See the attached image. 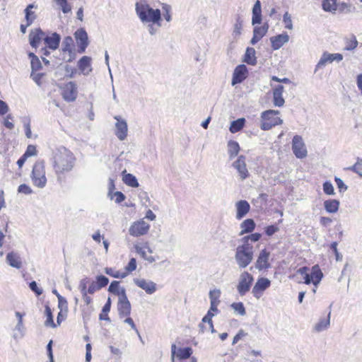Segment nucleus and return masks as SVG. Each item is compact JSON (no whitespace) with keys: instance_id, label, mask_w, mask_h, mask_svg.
<instances>
[{"instance_id":"54","label":"nucleus","mask_w":362,"mask_h":362,"mask_svg":"<svg viewBox=\"0 0 362 362\" xmlns=\"http://www.w3.org/2000/svg\"><path fill=\"white\" fill-rule=\"evenodd\" d=\"M48 325L52 328H55L57 326V325H56L54 322L53 315L52 313L51 309L49 306L47 305V326Z\"/></svg>"},{"instance_id":"12","label":"nucleus","mask_w":362,"mask_h":362,"mask_svg":"<svg viewBox=\"0 0 362 362\" xmlns=\"http://www.w3.org/2000/svg\"><path fill=\"white\" fill-rule=\"evenodd\" d=\"M62 95L64 100L73 102L76 99L77 87L74 82L70 81L62 88Z\"/></svg>"},{"instance_id":"50","label":"nucleus","mask_w":362,"mask_h":362,"mask_svg":"<svg viewBox=\"0 0 362 362\" xmlns=\"http://www.w3.org/2000/svg\"><path fill=\"white\" fill-rule=\"evenodd\" d=\"M100 289L109 283V279L104 275H98L96 277V281H95Z\"/></svg>"},{"instance_id":"45","label":"nucleus","mask_w":362,"mask_h":362,"mask_svg":"<svg viewBox=\"0 0 362 362\" xmlns=\"http://www.w3.org/2000/svg\"><path fill=\"white\" fill-rule=\"evenodd\" d=\"M105 271L107 274L117 279H124L127 276V272H120L119 271H115L114 269L110 267L105 268Z\"/></svg>"},{"instance_id":"5","label":"nucleus","mask_w":362,"mask_h":362,"mask_svg":"<svg viewBox=\"0 0 362 362\" xmlns=\"http://www.w3.org/2000/svg\"><path fill=\"white\" fill-rule=\"evenodd\" d=\"M32 180L34 185L43 187L45 185V166L43 162H37L33 168Z\"/></svg>"},{"instance_id":"34","label":"nucleus","mask_w":362,"mask_h":362,"mask_svg":"<svg viewBox=\"0 0 362 362\" xmlns=\"http://www.w3.org/2000/svg\"><path fill=\"white\" fill-rule=\"evenodd\" d=\"M337 11L341 13L349 14L356 13L357 11V8L354 5L351 4L341 2L338 4Z\"/></svg>"},{"instance_id":"33","label":"nucleus","mask_w":362,"mask_h":362,"mask_svg":"<svg viewBox=\"0 0 362 362\" xmlns=\"http://www.w3.org/2000/svg\"><path fill=\"white\" fill-rule=\"evenodd\" d=\"M240 227L242 228L240 233V235H243L244 233H248L252 232L255 229V223L253 219L247 218L241 223Z\"/></svg>"},{"instance_id":"38","label":"nucleus","mask_w":362,"mask_h":362,"mask_svg":"<svg viewBox=\"0 0 362 362\" xmlns=\"http://www.w3.org/2000/svg\"><path fill=\"white\" fill-rule=\"evenodd\" d=\"M131 303H117L118 314L120 318L129 316L131 313Z\"/></svg>"},{"instance_id":"43","label":"nucleus","mask_w":362,"mask_h":362,"mask_svg":"<svg viewBox=\"0 0 362 362\" xmlns=\"http://www.w3.org/2000/svg\"><path fill=\"white\" fill-rule=\"evenodd\" d=\"M73 39L70 36H67L64 37L62 41V51L64 52H68L70 54H73V50L71 49V45H73Z\"/></svg>"},{"instance_id":"48","label":"nucleus","mask_w":362,"mask_h":362,"mask_svg":"<svg viewBox=\"0 0 362 362\" xmlns=\"http://www.w3.org/2000/svg\"><path fill=\"white\" fill-rule=\"evenodd\" d=\"M231 308L234 310L235 313H237L241 316H244L246 314L245 306L242 302L233 303L231 304Z\"/></svg>"},{"instance_id":"24","label":"nucleus","mask_w":362,"mask_h":362,"mask_svg":"<svg viewBox=\"0 0 362 362\" xmlns=\"http://www.w3.org/2000/svg\"><path fill=\"white\" fill-rule=\"evenodd\" d=\"M252 25H257L262 23V7L261 2L259 0H257L252 7Z\"/></svg>"},{"instance_id":"11","label":"nucleus","mask_w":362,"mask_h":362,"mask_svg":"<svg viewBox=\"0 0 362 362\" xmlns=\"http://www.w3.org/2000/svg\"><path fill=\"white\" fill-rule=\"evenodd\" d=\"M114 119L117 120V122L115 124V134L119 141H124L127 136L128 132L127 121L122 119L120 116H115Z\"/></svg>"},{"instance_id":"2","label":"nucleus","mask_w":362,"mask_h":362,"mask_svg":"<svg viewBox=\"0 0 362 362\" xmlns=\"http://www.w3.org/2000/svg\"><path fill=\"white\" fill-rule=\"evenodd\" d=\"M135 10L137 16L143 23H151L159 27L161 21V12L159 9H153L146 3L136 2Z\"/></svg>"},{"instance_id":"30","label":"nucleus","mask_w":362,"mask_h":362,"mask_svg":"<svg viewBox=\"0 0 362 362\" xmlns=\"http://www.w3.org/2000/svg\"><path fill=\"white\" fill-rule=\"evenodd\" d=\"M90 62L91 58L88 56H83L82 57L80 60L78 61V65L79 69L82 71L83 74H88L90 71L91 69L87 71V69L90 66Z\"/></svg>"},{"instance_id":"21","label":"nucleus","mask_w":362,"mask_h":362,"mask_svg":"<svg viewBox=\"0 0 362 362\" xmlns=\"http://www.w3.org/2000/svg\"><path fill=\"white\" fill-rule=\"evenodd\" d=\"M269 40L271 42L272 49L274 50H277L288 42L289 36L286 33H284L282 34L271 37Z\"/></svg>"},{"instance_id":"1","label":"nucleus","mask_w":362,"mask_h":362,"mask_svg":"<svg viewBox=\"0 0 362 362\" xmlns=\"http://www.w3.org/2000/svg\"><path fill=\"white\" fill-rule=\"evenodd\" d=\"M52 160L54 171L59 175L60 174L68 173L73 169L76 158L69 149L61 146L54 151ZM60 180L61 177L58 176V180Z\"/></svg>"},{"instance_id":"31","label":"nucleus","mask_w":362,"mask_h":362,"mask_svg":"<svg viewBox=\"0 0 362 362\" xmlns=\"http://www.w3.org/2000/svg\"><path fill=\"white\" fill-rule=\"evenodd\" d=\"M240 146L239 144L233 140H230L228 142V153L229 155V158L233 159L235 156H238L240 151Z\"/></svg>"},{"instance_id":"14","label":"nucleus","mask_w":362,"mask_h":362,"mask_svg":"<svg viewBox=\"0 0 362 362\" xmlns=\"http://www.w3.org/2000/svg\"><path fill=\"white\" fill-rule=\"evenodd\" d=\"M270 285L271 281L267 278H259L252 288V293L257 299H259L262 293L268 288Z\"/></svg>"},{"instance_id":"25","label":"nucleus","mask_w":362,"mask_h":362,"mask_svg":"<svg viewBox=\"0 0 362 362\" xmlns=\"http://www.w3.org/2000/svg\"><path fill=\"white\" fill-rule=\"evenodd\" d=\"M236 218L238 219H241L249 212L250 206L247 201L240 200L236 203Z\"/></svg>"},{"instance_id":"36","label":"nucleus","mask_w":362,"mask_h":362,"mask_svg":"<svg viewBox=\"0 0 362 362\" xmlns=\"http://www.w3.org/2000/svg\"><path fill=\"white\" fill-rule=\"evenodd\" d=\"M330 315L331 313L329 312L325 318L320 319V321L315 325L314 329L316 332H320L328 328L330 325Z\"/></svg>"},{"instance_id":"44","label":"nucleus","mask_w":362,"mask_h":362,"mask_svg":"<svg viewBox=\"0 0 362 362\" xmlns=\"http://www.w3.org/2000/svg\"><path fill=\"white\" fill-rule=\"evenodd\" d=\"M243 21L240 15H238L235 19V23L233 27V35L235 37H238L241 34Z\"/></svg>"},{"instance_id":"63","label":"nucleus","mask_w":362,"mask_h":362,"mask_svg":"<svg viewBox=\"0 0 362 362\" xmlns=\"http://www.w3.org/2000/svg\"><path fill=\"white\" fill-rule=\"evenodd\" d=\"M90 283L88 278L86 277L80 281L78 288L81 293L87 292V285Z\"/></svg>"},{"instance_id":"49","label":"nucleus","mask_w":362,"mask_h":362,"mask_svg":"<svg viewBox=\"0 0 362 362\" xmlns=\"http://www.w3.org/2000/svg\"><path fill=\"white\" fill-rule=\"evenodd\" d=\"M323 191L327 195H334L335 194L332 183L327 180L323 183Z\"/></svg>"},{"instance_id":"27","label":"nucleus","mask_w":362,"mask_h":362,"mask_svg":"<svg viewBox=\"0 0 362 362\" xmlns=\"http://www.w3.org/2000/svg\"><path fill=\"white\" fill-rule=\"evenodd\" d=\"M256 52L253 47H247L244 54L243 62L249 65L255 66L257 64Z\"/></svg>"},{"instance_id":"16","label":"nucleus","mask_w":362,"mask_h":362,"mask_svg":"<svg viewBox=\"0 0 362 362\" xmlns=\"http://www.w3.org/2000/svg\"><path fill=\"white\" fill-rule=\"evenodd\" d=\"M245 160V156L241 155L238 156V159L233 163V166L237 170L241 180L246 179L249 175Z\"/></svg>"},{"instance_id":"42","label":"nucleus","mask_w":362,"mask_h":362,"mask_svg":"<svg viewBox=\"0 0 362 362\" xmlns=\"http://www.w3.org/2000/svg\"><path fill=\"white\" fill-rule=\"evenodd\" d=\"M192 354V349L191 347L180 348L177 351V356L180 360L189 358Z\"/></svg>"},{"instance_id":"29","label":"nucleus","mask_w":362,"mask_h":362,"mask_svg":"<svg viewBox=\"0 0 362 362\" xmlns=\"http://www.w3.org/2000/svg\"><path fill=\"white\" fill-rule=\"evenodd\" d=\"M6 260L12 267L20 269L22 266V262L20 257L13 252H11L7 254Z\"/></svg>"},{"instance_id":"6","label":"nucleus","mask_w":362,"mask_h":362,"mask_svg":"<svg viewBox=\"0 0 362 362\" xmlns=\"http://www.w3.org/2000/svg\"><path fill=\"white\" fill-rule=\"evenodd\" d=\"M254 281L253 276L247 272L240 274L237 291L240 296H244L250 290Z\"/></svg>"},{"instance_id":"8","label":"nucleus","mask_w":362,"mask_h":362,"mask_svg":"<svg viewBox=\"0 0 362 362\" xmlns=\"http://www.w3.org/2000/svg\"><path fill=\"white\" fill-rule=\"evenodd\" d=\"M292 150L298 158H304L307 156L308 151L303 138L299 135L293 136L292 140Z\"/></svg>"},{"instance_id":"7","label":"nucleus","mask_w":362,"mask_h":362,"mask_svg":"<svg viewBox=\"0 0 362 362\" xmlns=\"http://www.w3.org/2000/svg\"><path fill=\"white\" fill-rule=\"evenodd\" d=\"M29 57L31 60V68L32 73L31 77L35 81V83L38 85H41L42 83V78L44 77V74L37 73L38 71L42 69V64L39 58L33 52H30L28 54Z\"/></svg>"},{"instance_id":"46","label":"nucleus","mask_w":362,"mask_h":362,"mask_svg":"<svg viewBox=\"0 0 362 362\" xmlns=\"http://www.w3.org/2000/svg\"><path fill=\"white\" fill-rule=\"evenodd\" d=\"M214 316V313H206V315L202 318V323L199 325L200 330L204 332L207 330V327L204 323H211L212 322V317Z\"/></svg>"},{"instance_id":"51","label":"nucleus","mask_w":362,"mask_h":362,"mask_svg":"<svg viewBox=\"0 0 362 362\" xmlns=\"http://www.w3.org/2000/svg\"><path fill=\"white\" fill-rule=\"evenodd\" d=\"M358 45V41L355 36H352L351 39L346 42L345 50L351 51L354 49Z\"/></svg>"},{"instance_id":"9","label":"nucleus","mask_w":362,"mask_h":362,"mask_svg":"<svg viewBox=\"0 0 362 362\" xmlns=\"http://www.w3.org/2000/svg\"><path fill=\"white\" fill-rule=\"evenodd\" d=\"M343 59V55L339 53L330 54L327 52H324L322 54L319 62L315 66V73L317 71L318 69L325 66L328 63H332L336 61L337 62H339Z\"/></svg>"},{"instance_id":"22","label":"nucleus","mask_w":362,"mask_h":362,"mask_svg":"<svg viewBox=\"0 0 362 362\" xmlns=\"http://www.w3.org/2000/svg\"><path fill=\"white\" fill-rule=\"evenodd\" d=\"M37 154V150L36 146L32 144L28 145L25 153L17 161L18 168H21L28 158L35 156Z\"/></svg>"},{"instance_id":"40","label":"nucleus","mask_w":362,"mask_h":362,"mask_svg":"<svg viewBox=\"0 0 362 362\" xmlns=\"http://www.w3.org/2000/svg\"><path fill=\"white\" fill-rule=\"evenodd\" d=\"M33 8H34L33 4H29L25 9V20L27 22V25H30L36 18L35 12L32 11V9Z\"/></svg>"},{"instance_id":"56","label":"nucleus","mask_w":362,"mask_h":362,"mask_svg":"<svg viewBox=\"0 0 362 362\" xmlns=\"http://www.w3.org/2000/svg\"><path fill=\"white\" fill-rule=\"evenodd\" d=\"M136 269V260L135 258L132 257L129 259L127 265L125 267V272H127V274L129 272H132Z\"/></svg>"},{"instance_id":"61","label":"nucleus","mask_w":362,"mask_h":362,"mask_svg":"<svg viewBox=\"0 0 362 362\" xmlns=\"http://www.w3.org/2000/svg\"><path fill=\"white\" fill-rule=\"evenodd\" d=\"M334 181L340 192H344L347 189L348 187L344 184L341 178L335 177Z\"/></svg>"},{"instance_id":"23","label":"nucleus","mask_w":362,"mask_h":362,"mask_svg":"<svg viewBox=\"0 0 362 362\" xmlns=\"http://www.w3.org/2000/svg\"><path fill=\"white\" fill-rule=\"evenodd\" d=\"M284 87L282 85H277L273 90V102L276 107H282L285 100L282 97Z\"/></svg>"},{"instance_id":"53","label":"nucleus","mask_w":362,"mask_h":362,"mask_svg":"<svg viewBox=\"0 0 362 362\" xmlns=\"http://www.w3.org/2000/svg\"><path fill=\"white\" fill-rule=\"evenodd\" d=\"M58 308L59 311H64L68 313V302L65 298L59 296Z\"/></svg>"},{"instance_id":"62","label":"nucleus","mask_w":362,"mask_h":362,"mask_svg":"<svg viewBox=\"0 0 362 362\" xmlns=\"http://www.w3.org/2000/svg\"><path fill=\"white\" fill-rule=\"evenodd\" d=\"M112 196H113V198L115 197V202L117 204H120L126 198L125 195L122 192H119V191L113 192Z\"/></svg>"},{"instance_id":"4","label":"nucleus","mask_w":362,"mask_h":362,"mask_svg":"<svg viewBox=\"0 0 362 362\" xmlns=\"http://www.w3.org/2000/svg\"><path fill=\"white\" fill-rule=\"evenodd\" d=\"M279 114V110H268L264 111L261 114V124L260 128L262 130L267 131L271 129L273 127H275L283 123V120L276 115Z\"/></svg>"},{"instance_id":"3","label":"nucleus","mask_w":362,"mask_h":362,"mask_svg":"<svg viewBox=\"0 0 362 362\" xmlns=\"http://www.w3.org/2000/svg\"><path fill=\"white\" fill-rule=\"evenodd\" d=\"M235 262L240 269L246 268L253 259V247L245 243L237 247L235 254Z\"/></svg>"},{"instance_id":"10","label":"nucleus","mask_w":362,"mask_h":362,"mask_svg":"<svg viewBox=\"0 0 362 362\" xmlns=\"http://www.w3.org/2000/svg\"><path fill=\"white\" fill-rule=\"evenodd\" d=\"M150 226L143 220L135 221L129 229L131 235L138 237L146 234L149 230Z\"/></svg>"},{"instance_id":"47","label":"nucleus","mask_w":362,"mask_h":362,"mask_svg":"<svg viewBox=\"0 0 362 362\" xmlns=\"http://www.w3.org/2000/svg\"><path fill=\"white\" fill-rule=\"evenodd\" d=\"M54 1L59 6L64 13H68L71 11V6L67 2V0H54Z\"/></svg>"},{"instance_id":"41","label":"nucleus","mask_w":362,"mask_h":362,"mask_svg":"<svg viewBox=\"0 0 362 362\" xmlns=\"http://www.w3.org/2000/svg\"><path fill=\"white\" fill-rule=\"evenodd\" d=\"M221 290L220 289H214L211 290L209 293V297L210 299V304H216L219 305L221 303L219 298L221 296Z\"/></svg>"},{"instance_id":"28","label":"nucleus","mask_w":362,"mask_h":362,"mask_svg":"<svg viewBox=\"0 0 362 362\" xmlns=\"http://www.w3.org/2000/svg\"><path fill=\"white\" fill-rule=\"evenodd\" d=\"M340 202L337 199H327L324 202V207L327 212L337 213L339 210Z\"/></svg>"},{"instance_id":"57","label":"nucleus","mask_w":362,"mask_h":362,"mask_svg":"<svg viewBox=\"0 0 362 362\" xmlns=\"http://www.w3.org/2000/svg\"><path fill=\"white\" fill-rule=\"evenodd\" d=\"M23 127L25 129V134L27 138L30 139L33 137L31 128H30V120L29 119H25L23 121Z\"/></svg>"},{"instance_id":"60","label":"nucleus","mask_w":362,"mask_h":362,"mask_svg":"<svg viewBox=\"0 0 362 362\" xmlns=\"http://www.w3.org/2000/svg\"><path fill=\"white\" fill-rule=\"evenodd\" d=\"M261 238V234L259 233H255L251 235H247L243 238V240L245 243H248L247 241L250 240L252 242L258 241Z\"/></svg>"},{"instance_id":"13","label":"nucleus","mask_w":362,"mask_h":362,"mask_svg":"<svg viewBox=\"0 0 362 362\" xmlns=\"http://www.w3.org/2000/svg\"><path fill=\"white\" fill-rule=\"evenodd\" d=\"M78 46V52L83 53L88 45V37L86 31L83 28H78L74 33Z\"/></svg>"},{"instance_id":"55","label":"nucleus","mask_w":362,"mask_h":362,"mask_svg":"<svg viewBox=\"0 0 362 362\" xmlns=\"http://www.w3.org/2000/svg\"><path fill=\"white\" fill-rule=\"evenodd\" d=\"M283 21L285 23V28L288 30L293 29V23L291 15L288 12H286L283 16Z\"/></svg>"},{"instance_id":"26","label":"nucleus","mask_w":362,"mask_h":362,"mask_svg":"<svg viewBox=\"0 0 362 362\" xmlns=\"http://www.w3.org/2000/svg\"><path fill=\"white\" fill-rule=\"evenodd\" d=\"M61 41V36L57 33H53L51 35L47 34V48L57 49L59 47Z\"/></svg>"},{"instance_id":"52","label":"nucleus","mask_w":362,"mask_h":362,"mask_svg":"<svg viewBox=\"0 0 362 362\" xmlns=\"http://www.w3.org/2000/svg\"><path fill=\"white\" fill-rule=\"evenodd\" d=\"M108 291L110 293H112V294H115V295H117L120 292V289H119V282L117 281H113L110 283V285L109 286V288H108Z\"/></svg>"},{"instance_id":"20","label":"nucleus","mask_w":362,"mask_h":362,"mask_svg":"<svg viewBox=\"0 0 362 362\" xmlns=\"http://www.w3.org/2000/svg\"><path fill=\"white\" fill-rule=\"evenodd\" d=\"M269 24L265 23L262 26H255L253 29V36L250 40V44L255 45L257 44L267 33Z\"/></svg>"},{"instance_id":"37","label":"nucleus","mask_w":362,"mask_h":362,"mask_svg":"<svg viewBox=\"0 0 362 362\" xmlns=\"http://www.w3.org/2000/svg\"><path fill=\"white\" fill-rule=\"evenodd\" d=\"M245 119L242 117L231 122L229 130L231 133H236L240 131L245 124Z\"/></svg>"},{"instance_id":"64","label":"nucleus","mask_w":362,"mask_h":362,"mask_svg":"<svg viewBox=\"0 0 362 362\" xmlns=\"http://www.w3.org/2000/svg\"><path fill=\"white\" fill-rule=\"evenodd\" d=\"M279 230V227L275 225H270L265 228V233L268 236L273 235L276 232Z\"/></svg>"},{"instance_id":"32","label":"nucleus","mask_w":362,"mask_h":362,"mask_svg":"<svg viewBox=\"0 0 362 362\" xmlns=\"http://www.w3.org/2000/svg\"><path fill=\"white\" fill-rule=\"evenodd\" d=\"M310 274L313 279V284L317 287L323 277V274L317 264H315L312 267Z\"/></svg>"},{"instance_id":"15","label":"nucleus","mask_w":362,"mask_h":362,"mask_svg":"<svg viewBox=\"0 0 362 362\" xmlns=\"http://www.w3.org/2000/svg\"><path fill=\"white\" fill-rule=\"evenodd\" d=\"M247 76V69L245 64L238 65L233 74L231 84L235 86L242 83Z\"/></svg>"},{"instance_id":"39","label":"nucleus","mask_w":362,"mask_h":362,"mask_svg":"<svg viewBox=\"0 0 362 362\" xmlns=\"http://www.w3.org/2000/svg\"><path fill=\"white\" fill-rule=\"evenodd\" d=\"M322 6L323 10L327 12H334L338 9L337 0H323Z\"/></svg>"},{"instance_id":"59","label":"nucleus","mask_w":362,"mask_h":362,"mask_svg":"<svg viewBox=\"0 0 362 362\" xmlns=\"http://www.w3.org/2000/svg\"><path fill=\"white\" fill-rule=\"evenodd\" d=\"M13 117L11 115H7L6 117L4 119V125L7 129L11 130L14 128V124L12 122Z\"/></svg>"},{"instance_id":"18","label":"nucleus","mask_w":362,"mask_h":362,"mask_svg":"<svg viewBox=\"0 0 362 362\" xmlns=\"http://www.w3.org/2000/svg\"><path fill=\"white\" fill-rule=\"evenodd\" d=\"M43 40H45V33L40 29L35 28L30 31L29 41L32 47L37 48Z\"/></svg>"},{"instance_id":"35","label":"nucleus","mask_w":362,"mask_h":362,"mask_svg":"<svg viewBox=\"0 0 362 362\" xmlns=\"http://www.w3.org/2000/svg\"><path fill=\"white\" fill-rule=\"evenodd\" d=\"M123 177L122 181L128 186L132 187H137L139 186V182L137 179L134 175L131 173H126V170L122 172Z\"/></svg>"},{"instance_id":"17","label":"nucleus","mask_w":362,"mask_h":362,"mask_svg":"<svg viewBox=\"0 0 362 362\" xmlns=\"http://www.w3.org/2000/svg\"><path fill=\"white\" fill-rule=\"evenodd\" d=\"M269 256L270 252L266 249L261 250L255 263V268L259 271L269 269L271 266L269 262Z\"/></svg>"},{"instance_id":"58","label":"nucleus","mask_w":362,"mask_h":362,"mask_svg":"<svg viewBox=\"0 0 362 362\" xmlns=\"http://www.w3.org/2000/svg\"><path fill=\"white\" fill-rule=\"evenodd\" d=\"M117 296H119V300L118 303H130L129 300L127 298V294H126V290L124 288H120V292Z\"/></svg>"},{"instance_id":"19","label":"nucleus","mask_w":362,"mask_h":362,"mask_svg":"<svg viewBox=\"0 0 362 362\" xmlns=\"http://www.w3.org/2000/svg\"><path fill=\"white\" fill-rule=\"evenodd\" d=\"M134 284L146 291L147 294H153L156 291V284L144 279H134Z\"/></svg>"}]
</instances>
